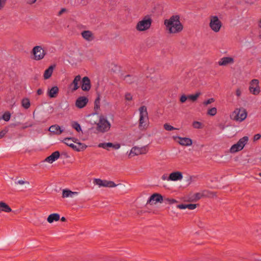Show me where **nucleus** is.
Instances as JSON below:
<instances>
[{
	"label": "nucleus",
	"instance_id": "09e8293b",
	"mask_svg": "<svg viewBox=\"0 0 261 261\" xmlns=\"http://www.w3.org/2000/svg\"><path fill=\"white\" fill-rule=\"evenodd\" d=\"M261 138V135L260 134H257L253 137V141H256L259 140Z\"/></svg>",
	"mask_w": 261,
	"mask_h": 261
},
{
	"label": "nucleus",
	"instance_id": "bb28decb",
	"mask_svg": "<svg viewBox=\"0 0 261 261\" xmlns=\"http://www.w3.org/2000/svg\"><path fill=\"white\" fill-rule=\"evenodd\" d=\"M77 193V192H72L71 191L68 189H64L63 190L62 197L63 198L68 197L69 196L72 197L73 195H75Z\"/></svg>",
	"mask_w": 261,
	"mask_h": 261
},
{
	"label": "nucleus",
	"instance_id": "c9c22d12",
	"mask_svg": "<svg viewBox=\"0 0 261 261\" xmlns=\"http://www.w3.org/2000/svg\"><path fill=\"white\" fill-rule=\"evenodd\" d=\"M200 92L196 93L195 94L189 95H188V98L191 100L192 101H194L197 100V99L200 96Z\"/></svg>",
	"mask_w": 261,
	"mask_h": 261
},
{
	"label": "nucleus",
	"instance_id": "3c124183",
	"mask_svg": "<svg viewBox=\"0 0 261 261\" xmlns=\"http://www.w3.org/2000/svg\"><path fill=\"white\" fill-rule=\"evenodd\" d=\"M7 131L3 130L0 132V139L2 138L6 134Z\"/></svg>",
	"mask_w": 261,
	"mask_h": 261
},
{
	"label": "nucleus",
	"instance_id": "9b49d317",
	"mask_svg": "<svg viewBox=\"0 0 261 261\" xmlns=\"http://www.w3.org/2000/svg\"><path fill=\"white\" fill-rule=\"evenodd\" d=\"M94 182L96 185H98L99 187L113 188V187H115L117 186V185L115 184L112 181L102 180V179H99V178L95 179Z\"/></svg>",
	"mask_w": 261,
	"mask_h": 261
},
{
	"label": "nucleus",
	"instance_id": "0e129e2a",
	"mask_svg": "<svg viewBox=\"0 0 261 261\" xmlns=\"http://www.w3.org/2000/svg\"><path fill=\"white\" fill-rule=\"evenodd\" d=\"M19 123L17 122L16 123L13 124L12 125H14V126H18L19 125Z\"/></svg>",
	"mask_w": 261,
	"mask_h": 261
},
{
	"label": "nucleus",
	"instance_id": "9d476101",
	"mask_svg": "<svg viewBox=\"0 0 261 261\" xmlns=\"http://www.w3.org/2000/svg\"><path fill=\"white\" fill-rule=\"evenodd\" d=\"M250 92L255 95H258L260 92V88L259 86V81L257 79L252 80L250 83Z\"/></svg>",
	"mask_w": 261,
	"mask_h": 261
},
{
	"label": "nucleus",
	"instance_id": "69168bd1",
	"mask_svg": "<svg viewBox=\"0 0 261 261\" xmlns=\"http://www.w3.org/2000/svg\"><path fill=\"white\" fill-rule=\"evenodd\" d=\"M258 175H259V176H261V172H260V173H258Z\"/></svg>",
	"mask_w": 261,
	"mask_h": 261
},
{
	"label": "nucleus",
	"instance_id": "052dcab7",
	"mask_svg": "<svg viewBox=\"0 0 261 261\" xmlns=\"http://www.w3.org/2000/svg\"><path fill=\"white\" fill-rule=\"evenodd\" d=\"M258 27L261 29V19L258 21Z\"/></svg>",
	"mask_w": 261,
	"mask_h": 261
},
{
	"label": "nucleus",
	"instance_id": "f257e3e1",
	"mask_svg": "<svg viewBox=\"0 0 261 261\" xmlns=\"http://www.w3.org/2000/svg\"><path fill=\"white\" fill-rule=\"evenodd\" d=\"M179 16L172 15L169 19L164 21V24L167 30L170 34H175L180 32L183 29V25L179 20Z\"/></svg>",
	"mask_w": 261,
	"mask_h": 261
},
{
	"label": "nucleus",
	"instance_id": "13d9d810",
	"mask_svg": "<svg viewBox=\"0 0 261 261\" xmlns=\"http://www.w3.org/2000/svg\"><path fill=\"white\" fill-rule=\"evenodd\" d=\"M38 95H40L43 94V90L41 89H38L37 91Z\"/></svg>",
	"mask_w": 261,
	"mask_h": 261
},
{
	"label": "nucleus",
	"instance_id": "2f4dec72",
	"mask_svg": "<svg viewBox=\"0 0 261 261\" xmlns=\"http://www.w3.org/2000/svg\"><path fill=\"white\" fill-rule=\"evenodd\" d=\"M135 77L130 74L126 75L124 78V80L129 84L133 83L135 82Z\"/></svg>",
	"mask_w": 261,
	"mask_h": 261
},
{
	"label": "nucleus",
	"instance_id": "f8f14e48",
	"mask_svg": "<svg viewBox=\"0 0 261 261\" xmlns=\"http://www.w3.org/2000/svg\"><path fill=\"white\" fill-rule=\"evenodd\" d=\"M147 146H144L141 147L134 146L131 149L129 155L130 156L131 154H133L134 155H138L139 154H145L147 152Z\"/></svg>",
	"mask_w": 261,
	"mask_h": 261
},
{
	"label": "nucleus",
	"instance_id": "2eb2a0df",
	"mask_svg": "<svg viewBox=\"0 0 261 261\" xmlns=\"http://www.w3.org/2000/svg\"><path fill=\"white\" fill-rule=\"evenodd\" d=\"M88 102V99L85 96H80L77 98L75 101V106L80 109L85 107Z\"/></svg>",
	"mask_w": 261,
	"mask_h": 261
},
{
	"label": "nucleus",
	"instance_id": "7c9ffc66",
	"mask_svg": "<svg viewBox=\"0 0 261 261\" xmlns=\"http://www.w3.org/2000/svg\"><path fill=\"white\" fill-rule=\"evenodd\" d=\"M22 106L25 109H28L30 107V101L29 98H23L21 101Z\"/></svg>",
	"mask_w": 261,
	"mask_h": 261
},
{
	"label": "nucleus",
	"instance_id": "ddd939ff",
	"mask_svg": "<svg viewBox=\"0 0 261 261\" xmlns=\"http://www.w3.org/2000/svg\"><path fill=\"white\" fill-rule=\"evenodd\" d=\"M153 201L162 203L163 201V197L159 193H154L150 196L147 200V204H152Z\"/></svg>",
	"mask_w": 261,
	"mask_h": 261
},
{
	"label": "nucleus",
	"instance_id": "aec40b11",
	"mask_svg": "<svg viewBox=\"0 0 261 261\" xmlns=\"http://www.w3.org/2000/svg\"><path fill=\"white\" fill-rule=\"evenodd\" d=\"M81 35L83 38L88 41H91L94 39V35L90 31H84Z\"/></svg>",
	"mask_w": 261,
	"mask_h": 261
},
{
	"label": "nucleus",
	"instance_id": "dca6fc26",
	"mask_svg": "<svg viewBox=\"0 0 261 261\" xmlns=\"http://www.w3.org/2000/svg\"><path fill=\"white\" fill-rule=\"evenodd\" d=\"M183 177L182 174L180 171L173 172L168 176V180L177 181L181 180Z\"/></svg>",
	"mask_w": 261,
	"mask_h": 261
},
{
	"label": "nucleus",
	"instance_id": "5701e85b",
	"mask_svg": "<svg viewBox=\"0 0 261 261\" xmlns=\"http://www.w3.org/2000/svg\"><path fill=\"white\" fill-rule=\"evenodd\" d=\"M49 131L56 135H60L63 132L60 126L58 125H54L50 126Z\"/></svg>",
	"mask_w": 261,
	"mask_h": 261
},
{
	"label": "nucleus",
	"instance_id": "a211bd4d",
	"mask_svg": "<svg viewBox=\"0 0 261 261\" xmlns=\"http://www.w3.org/2000/svg\"><path fill=\"white\" fill-rule=\"evenodd\" d=\"M234 63L233 58L230 57H223L219 61L218 64L220 66H226L229 64Z\"/></svg>",
	"mask_w": 261,
	"mask_h": 261
},
{
	"label": "nucleus",
	"instance_id": "0eeeda50",
	"mask_svg": "<svg viewBox=\"0 0 261 261\" xmlns=\"http://www.w3.org/2000/svg\"><path fill=\"white\" fill-rule=\"evenodd\" d=\"M71 138H65L63 140V142L66 144L67 146L71 147L72 149L76 151H80L81 150H83L85 149L87 147V146L81 143H77L79 145V147H77L76 145H74L72 143L70 142Z\"/></svg>",
	"mask_w": 261,
	"mask_h": 261
},
{
	"label": "nucleus",
	"instance_id": "6e6552de",
	"mask_svg": "<svg viewBox=\"0 0 261 261\" xmlns=\"http://www.w3.org/2000/svg\"><path fill=\"white\" fill-rule=\"evenodd\" d=\"M32 53L34 55V59L37 61L42 59L46 55V52L41 46L34 47Z\"/></svg>",
	"mask_w": 261,
	"mask_h": 261
},
{
	"label": "nucleus",
	"instance_id": "338daca9",
	"mask_svg": "<svg viewBox=\"0 0 261 261\" xmlns=\"http://www.w3.org/2000/svg\"><path fill=\"white\" fill-rule=\"evenodd\" d=\"M167 208L169 210L170 208V207H168Z\"/></svg>",
	"mask_w": 261,
	"mask_h": 261
},
{
	"label": "nucleus",
	"instance_id": "f03ea898",
	"mask_svg": "<svg viewBox=\"0 0 261 261\" xmlns=\"http://www.w3.org/2000/svg\"><path fill=\"white\" fill-rule=\"evenodd\" d=\"M139 110L140 112L139 128L141 130H146L149 125L147 108L145 106H142Z\"/></svg>",
	"mask_w": 261,
	"mask_h": 261
},
{
	"label": "nucleus",
	"instance_id": "4c0bfd02",
	"mask_svg": "<svg viewBox=\"0 0 261 261\" xmlns=\"http://www.w3.org/2000/svg\"><path fill=\"white\" fill-rule=\"evenodd\" d=\"M164 128L166 130L171 131L174 129H177V128L174 127L173 126L170 125L168 123H165L164 125Z\"/></svg>",
	"mask_w": 261,
	"mask_h": 261
},
{
	"label": "nucleus",
	"instance_id": "a18cd8bd",
	"mask_svg": "<svg viewBox=\"0 0 261 261\" xmlns=\"http://www.w3.org/2000/svg\"><path fill=\"white\" fill-rule=\"evenodd\" d=\"M188 98V96H186V95L184 94L181 96L180 98V101L181 103L185 102Z\"/></svg>",
	"mask_w": 261,
	"mask_h": 261
},
{
	"label": "nucleus",
	"instance_id": "c03bdc74",
	"mask_svg": "<svg viewBox=\"0 0 261 261\" xmlns=\"http://www.w3.org/2000/svg\"><path fill=\"white\" fill-rule=\"evenodd\" d=\"M214 101H215V99L213 98H211L207 99V100L204 101L203 103L204 106H207Z\"/></svg>",
	"mask_w": 261,
	"mask_h": 261
},
{
	"label": "nucleus",
	"instance_id": "f3484780",
	"mask_svg": "<svg viewBox=\"0 0 261 261\" xmlns=\"http://www.w3.org/2000/svg\"><path fill=\"white\" fill-rule=\"evenodd\" d=\"M178 139L179 141L178 142L182 146H190L192 144V140L189 138H182L180 137H176L174 139Z\"/></svg>",
	"mask_w": 261,
	"mask_h": 261
},
{
	"label": "nucleus",
	"instance_id": "58836bf2",
	"mask_svg": "<svg viewBox=\"0 0 261 261\" xmlns=\"http://www.w3.org/2000/svg\"><path fill=\"white\" fill-rule=\"evenodd\" d=\"M11 117V114L9 112H5L3 115V119L6 121H8Z\"/></svg>",
	"mask_w": 261,
	"mask_h": 261
},
{
	"label": "nucleus",
	"instance_id": "cd10ccee",
	"mask_svg": "<svg viewBox=\"0 0 261 261\" xmlns=\"http://www.w3.org/2000/svg\"><path fill=\"white\" fill-rule=\"evenodd\" d=\"M243 148H241L240 145H239L238 143L233 144L230 149V151L231 153H235L239 151L242 150Z\"/></svg>",
	"mask_w": 261,
	"mask_h": 261
},
{
	"label": "nucleus",
	"instance_id": "393cba45",
	"mask_svg": "<svg viewBox=\"0 0 261 261\" xmlns=\"http://www.w3.org/2000/svg\"><path fill=\"white\" fill-rule=\"evenodd\" d=\"M60 215L57 213H53L48 216L47 221L48 223H51L54 221H57L60 220Z\"/></svg>",
	"mask_w": 261,
	"mask_h": 261
},
{
	"label": "nucleus",
	"instance_id": "473e14b6",
	"mask_svg": "<svg viewBox=\"0 0 261 261\" xmlns=\"http://www.w3.org/2000/svg\"><path fill=\"white\" fill-rule=\"evenodd\" d=\"M113 146V144L112 143L108 142L99 143L98 147L108 149V147H112Z\"/></svg>",
	"mask_w": 261,
	"mask_h": 261
},
{
	"label": "nucleus",
	"instance_id": "c85d7f7f",
	"mask_svg": "<svg viewBox=\"0 0 261 261\" xmlns=\"http://www.w3.org/2000/svg\"><path fill=\"white\" fill-rule=\"evenodd\" d=\"M248 139L249 138L247 136H244L241 138L237 143L240 145L241 148H243L248 141Z\"/></svg>",
	"mask_w": 261,
	"mask_h": 261
},
{
	"label": "nucleus",
	"instance_id": "bf43d9fd",
	"mask_svg": "<svg viewBox=\"0 0 261 261\" xmlns=\"http://www.w3.org/2000/svg\"><path fill=\"white\" fill-rule=\"evenodd\" d=\"M71 141H72V142L76 143H78V142H77V141H78L77 139L75 138H72V137H71Z\"/></svg>",
	"mask_w": 261,
	"mask_h": 261
},
{
	"label": "nucleus",
	"instance_id": "b1692460",
	"mask_svg": "<svg viewBox=\"0 0 261 261\" xmlns=\"http://www.w3.org/2000/svg\"><path fill=\"white\" fill-rule=\"evenodd\" d=\"M12 211L11 208L6 203L1 201L0 202V212H4L6 213H9Z\"/></svg>",
	"mask_w": 261,
	"mask_h": 261
},
{
	"label": "nucleus",
	"instance_id": "e2e57ef3",
	"mask_svg": "<svg viewBox=\"0 0 261 261\" xmlns=\"http://www.w3.org/2000/svg\"><path fill=\"white\" fill-rule=\"evenodd\" d=\"M29 126H31V125H29ZM28 127H29L28 125H23L22 126V129H25L26 128H27Z\"/></svg>",
	"mask_w": 261,
	"mask_h": 261
},
{
	"label": "nucleus",
	"instance_id": "f704fd0d",
	"mask_svg": "<svg viewBox=\"0 0 261 261\" xmlns=\"http://www.w3.org/2000/svg\"><path fill=\"white\" fill-rule=\"evenodd\" d=\"M163 202H164L165 203H168L169 204H172L174 203H177V201L173 198H165L164 199L163 198Z\"/></svg>",
	"mask_w": 261,
	"mask_h": 261
},
{
	"label": "nucleus",
	"instance_id": "49530a36",
	"mask_svg": "<svg viewBox=\"0 0 261 261\" xmlns=\"http://www.w3.org/2000/svg\"><path fill=\"white\" fill-rule=\"evenodd\" d=\"M125 99L126 100H132V96L130 93H126L125 94Z\"/></svg>",
	"mask_w": 261,
	"mask_h": 261
},
{
	"label": "nucleus",
	"instance_id": "8fccbe9b",
	"mask_svg": "<svg viewBox=\"0 0 261 261\" xmlns=\"http://www.w3.org/2000/svg\"><path fill=\"white\" fill-rule=\"evenodd\" d=\"M176 207L179 209H185L186 208V204H178L176 206Z\"/></svg>",
	"mask_w": 261,
	"mask_h": 261
},
{
	"label": "nucleus",
	"instance_id": "e433bc0d",
	"mask_svg": "<svg viewBox=\"0 0 261 261\" xmlns=\"http://www.w3.org/2000/svg\"><path fill=\"white\" fill-rule=\"evenodd\" d=\"M217 109L215 107L212 108L207 111V114L210 116H215L217 114Z\"/></svg>",
	"mask_w": 261,
	"mask_h": 261
},
{
	"label": "nucleus",
	"instance_id": "7ed1b4c3",
	"mask_svg": "<svg viewBox=\"0 0 261 261\" xmlns=\"http://www.w3.org/2000/svg\"><path fill=\"white\" fill-rule=\"evenodd\" d=\"M152 22L151 17L148 15H146L142 20L138 22L136 29L139 31H146L150 28Z\"/></svg>",
	"mask_w": 261,
	"mask_h": 261
},
{
	"label": "nucleus",
	"instance_id": "680f3d73",
	"mask_svg": "<svg viewBox=\"0 0 261 261\" xmlns=\"http://www.w3.org/2000/svg\"><path fill=\"white\" fill-rule=\"evenodd\" d=\"M66 218L64 217H62L61 218V221H62V222H65V221H66Z\"/></svg>",
	"mask_w": 261,
	"mask_h": 261
},
{
	"label": "nucleus",
	"instance_id": "39448f33",
	"mask_svg": "<svg viewBox=\"0 0 261 261\" xmlns=\"http://www.w3.org/2000/svg\"><path fill=\"white\" fill-rule=\"evenodd\" d=\"M247 111L245 109H236L230 115L231 118L240 122L245 120L247 117Z\"/></svg>",
	"mask_w": 261,
	"mask_h": 261
},
{
	"label": "nucleus",
	"instance_id": "79ce46f5",
	"mask_svg": "<svg viewBox=\"0 0 261 261\" xmlns=\"http://www.w3.org/2000/svg\"><path fill=\"white\" fill-rule=\"evenodd\" d=\"M15 184L16 185H23V184H27L29 185L30 182L28 181L24 180H19L17 181H15Z\"/></svg>",
	"mask_w": 261,
	"mask_h": 261
},
{
	"label": "nucleus",
	"instance_id": "6ab92c4d",
	"mask_svg": "<svg viewBox=\"0 0 261 261\" xmlns=\"http://www.w3.org/2000/svg\"><path fill=\"white\" fill-rule=\"evenodd\" d=\"M60 155V152L59 151H56L53 152L49 156H47L45 161L49 163H52L57 160H58Z\"/></svg>",
	"mask_w": 261,
	"mask_h": 261
},
{
	"label": "nucleus",
	"instance_id": "c756f323",
	"mask_svg": "<svg viewBox=\"0 0 261 261\" xmlns=\"http://www.w3.org/2000/svg\"><path fill=\"white\" fill-rule=\"evenodd\" d=\"M100 95L98 94L97 98L94 101V111H95V114H98L97 111L100 109Z\"/></svg>",
	"mask_w": 261,
	"mask_h": 261
},
{
	"label": "nucleus",
	"instance_id": "864d4df0",
	"mask_svg": "<svg viewBox=\"0 0 261 261\" xmlns=\"http://www.w3.org/2000/svg\"><path fill=\"white\" fill-rule=\"evenodd\" d=\"M66 11V9L65 8H62L61 10L58 12V16L61 15L64 12Z\"/></svg>",
	"mask_w": 261,
	"mask_h": 261
},
{
	"label": "nucleus",
	"instance_id": "6e6d98bb",
	"mask_svg": "<svg viewBox=\"0 0 261 261\" xmlns=\"http://www.w3.org/2000/svg\"><path fill=\"white\" fill-rule=\"evenodd\" d=\"M115 149H118L120 147V145L119 144H113V146L112 147Z\"/></svg>",
	"mask_w": 261,
	"mask_h": 261
},
{
	"label": "nucleus",
	"instance_id": "4be33fe9",
	"mask_svg": "<svg viewBox=\"0 0 261 261\" xmlns=\"http://www.w3.org/2000/svg\"><path fill=\"white\" fill-rule=\"evenodd\" d=\"M55 67V65H50L47 69H46L43 74V77L45 80L48 79L51 76L53 70Z\"/></svg>",
	"mask_w": 261,
	"mask_h": 261
},
{
	"label": "nucleus",
	"instance_id": "5fc2aeb1",
	"mask_svg": "<svg viewBox=\"0 0 261 261\" xmlns=\"http://www.w3.org/2000/svg\"><path fill=\"white\" fill-rule=\"evenodd\" d=\"M241 93H242V92H241V90L239 88L237 89L236 90V95L238 97H240L241 95Z\"/></svg>",
	"mask_w": 261,
	"mask_h": 261
},
{
	"label": "nucleus",
	"instance_id": "423d86ee",
	"mask_svg": "<svg viewBox=\"0 0 261 261\" xmlns=\"http://www.w3.org/2000/svg\"><path fill=\"white\" fill-rule=\"evenodd\" d=\"M222 25V23L217 16H211L210 17V27L214 32H218Z\"/></svg>",
	"mask_w": 261,
	"mask_h": 261
},
{
	"label": "nucleus",
	"instance_id": "4d7b16f0",
	"mask_svg": "<svg viewBox=\"0 0 261 261\" xmlns=\"http://www.w3.org/2000/svg\"><path fill=\"white\" fill-rule=\"evenodd\" d=\"M161 178L164 180H168V176H167V175L166 174H163Z\"/></svg>",
	"mask_w": 261,
	"mask_h": 261
},
{
	"label": "nucleus",
	"instance_id": "412c9836",
	"mask_svg": "<svg viewBox=\"0 0 261 261\" xmlns=\"http://www.w3.org/2000/svg\"><path fill=\"white\" fill-rule=\"evenodd\" d=\"M59 88L57 86H54L48 90V96L50 98H56L59 93Z\"/></svg>",
	"mask_w": 261,
	"mask_h": 261
},
{
	"label": "nucleus",
	"instance_id": "603ef678",
	"mask_svg": "<svg viewBox=\"0 0 261 261\" xmlns=\"http://www.w3.org/2000/svg\"><path fill=\"white\" fill-rule=\"evenodd\" d=\"M36 0H26V2L28 4L32 5L35 3Z\"/></svg>",
	"mask_w": 261,
	"mask_h": 261
},
{
	"label": "nucleus",
	"instance_id": "20e7f679",
	"mask_svg": "<svg viewBox=\"0 0 261 261\" xmlns=\"http://www.w3.org/2000/svg\"><path fill=\"white\" fill-rule=\"evenodd\" d=\"M111 124L107 119L103 116H100L99 122L96 124V130L103 133L109 130Z\"/></svg>",
	"mask_w": 261,
	"mask_h": 261
},
{
	"label": "nucleus",
	"instance_id": "a878e982",
	"mask_svg": "<svg viewBox=\"0 0 261 261\" xmlns=\"http://www.w3.org/2000/svg\"><path fill=\"white\" fill-rule=\"evenodd\" d=\"M81 79V77L80 75H76L74 77L72 83L71 84V85H70L71 86L73 85V87L72 89V91H74L76 90L79 88V82L80 81Z\"/></svg>",
	"mask_w": 261,
	"mask_h": 261
},
{
	"label": "nucleus",
	"instance_id": "1a4fd4ad",
	"mask_svg": "<svg viewBox=\"0 0 261 261\" xmlns=\"http://www.w3.org/2000/svg\"><path fill=\"white\" fill-rule=\"evenodd\" d=\"M216 195L214 192L209 191H203L201 193H196L193 194L190 197V201L192 202H196L201 198L205 196L211 197Z\"/></svg>",
	"mask_w": 261,
	"mask_h": 261
},
{
	"label": "nucleus",
	"instance_id": "a19ab883",
	"mask_svg": "<svg viewBox=\"0 0 261 261\" xmlns=\"http://www.w3.org/2000/svg\"><path fill=\"white\" fill-rule=\"evenodd\" d=\"M197 206H199L198 204H186V208H188L189 210H194L197 207Z\"/></svg>",
	"mask_w": 261,
	"mask_h": 261
},
{
	"label": "nucleus",
	"instance_id": "ea45409f",
	"mask_svg": "<svg viewBox=\"0 0 261 261\" xmlns=\"http://www.w3.org/2000/svg\"><path fill=\"white\" fill-rule=\"evenodd\" d=\"M192 126L195 128H200L202 126V123L198 121H194Z\"/></svg>",
	"mask_w": 261,
	"mask_h": 261
},
{
	"label": "nucleus",
	"instance_id": "37998d69",
	"mask_svg": "<svg viewBox=\"0 0 261 261\" xmlns=\"http://www.w3.org/2000/svg\"><path fill=\"white\" fill-rule=\"evenodd\" d=\"M7 0H0V11L2 10L7 3Z\"/></svg>",
	"mask_w": 261,
	"mask_h": 261
},
{
	"label": "nucleus",
	"instance_id": "de8ad7c7",
	"mask_svg": "<svg viewBox=\"0 0 261 261\" xmlns=\"http://www.w3.org/2000/svg\"><path fill=\"white\" fill-rule=\"evenodd\" d=\"M77 3L79 4H81L83 6L86 5L88 2V0H77Z\"/></svg>",
	"mask_w": 261,
	"mask_h": 261
},
{
	"label": "nucleus",
	"instance_id": "4468645a",
	"mask_svg": "<svg viewBox=\"0 0 261 261\" xmlns=\"http://www.w3.org/2000/svg\"><path fill=\"white\" fill-rule=\"evenodd\" d=\"M91 87V82L89 78L84 76L82 80L81 88L84 91H88Z\"/></svg>",
	"mask_w": 261,
	"mask_h": 261
},
{
	"label": "nucleus",
	"instance_id": "72a5a7b5",
	"mask_svg": "<svg viewBox=\"0 0 261 261\" xmlns=\"http://www.w3.org/2000/svg\"><path fill=\"white\" fill-rule=\"evenodd\" d=\"M72 128L75 129L77 132L82 130L80 124L76 121H73L71 124Z\"/></svg>",
	"mask_w": 261,
	"mask_h": 261
}]
</instances>
